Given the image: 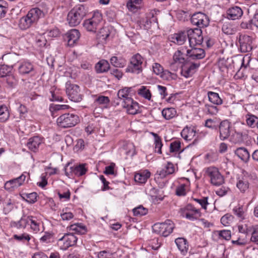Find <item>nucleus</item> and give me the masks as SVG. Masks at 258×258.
Masks as SVG:
<instances>
[{
	"mask_svg": "<svg viewBox=\"0 0 258 258\" xmlns=\"http://www.w3.org/2000/svg\"><path fill=\"white\" fill-rule=\"evenodd\" d=\"M87 10L83 5H78L72 9L68 13L67 21L70 26L74 27L79 25L86 16Z\"/></svg>",
	"mask_w": 258,
	"mask_h": 258,
	"instance_id": "1",
	"label": "nucleus"
},
{
	"mask_svg": "<svg viewBox=\"0 0 258 258\" xmlns=\"http://www.w3.org/2000/svg\"><path fill=\"white\" fill-rule=\"evenodd\" d=\"M79 117L73 113H64L56 120L57 125L61 128H69L75 126L79 122Z\"/></svg>",
	"mask_w": 258,
	"mask_h": 258,
	"instance_id": "2",
	"label": "nucleus"
},
{
	"mask_svg": "<svg viewBox=\"0 0 258 258\" xmlns=\"http://www.w3.org/2000/svg\"><path fill=\"white\" fill-rule=\"evenodd\" d=\"M174 227L173 222L167 219L164 222L155 224L152 226V229L153 232L166 237L172 233Z\"/></svg>",
	"mask_w": 258,
	"mask_h": 258,
	"instance_id": "3",
	"label": "nucleus"
},
{
	"mask_svg": "<svg viewBox=\"0 0 258 258\" xmlns=\"http://www.w3.org/2000/svg\"><path fill=\"white\" fill-rule=\"evenodd\" d=\"M143 57L139 54L134 55L130 59V63L126 68V72L139 74L142 72Z\"/></svg>",
	"mask_w": 258,
	"mask_h": 258,
	"instance_id": "4",
	"label": "nucleus"
},
{
	"mask_svg": "<svg viewBox=\"0 0 258 258\" xmlns=\"http://www.w3.org/2000/svg\"><path fill=\"white\" fill-rule=\"evenodd\" d=\"M140 24L145 30H149L152 27H158L157 11L155 10H153L146 13L145 18L140 21Z\"/></svg>",
	"mask_w": 258,
	"mask_h": 258,
	"instance_id": "5",
	"label": "nucleus"
},
{
	"mask_svg": "<svg viewBox=\"0 0 258 258\" xmlns=\"http://www.w3.org/2000/svg\"><path fill=\"white\" fill-rule=\"evenodd\" d=\"M237 45L239 46V49L241 52H248L252 50L251 37L245 34H239L238 36H237Z\"/></svg>",
	"mask_w": 258,
	"mask_h": 258,
	"instance_id": "6",
	"label": "nucleus"
},
{
	"mask_svg": "<svg viewBox=\"0 0 258 258\" xmlns=\"http://www.w3.org/2000/svg\"><path fill=\"white\" fill-rule=\"evenodd\" d=\"M190 47L200 45L203 42L202 31L201 29H190L187 31Z\"/></svg>",
	"mask_w": 258,
	"mask_h": 258,
	"instance_id": "7",
	"label": "nucleus"
},
{
	"mask_svg": "<svg viewBox=\"0 0 258 258\" xmlns=\"http://www.w3.org/2000/svg\"><path fill=\"white\" fill-rule=\"evenodd\" d=\"M66 87L67 94L71 101L78 102L82 100V95L80 94L79 86L72 84L68 82L66 83Z\"/></svg>",
	"mask_w": 258,
	"mask_h": 258,
	"instance_id": "8",
	"label": "nucleus"
},
{
	"mask_svg": "<svg viewBox=\"0 0 258 258\" xmlns=\"http://www.w3.org/2000/svg\"><path fill=\"white\" fill-rule=\"evenodd\" d=\"M190 22L194 25L201 29L207 27L209 24V19L204 13L197 12L194 13L190 18Z\"/></svg>",
	"mask_w": 258,
	"mask_h": 258,
	"instance_id": "9",
	"label": "nucleus"
},
{
	"mask_svg": "<svg viewBox=\"0 0 258 258\" xmlns=\"http://www.w3.org/2000/svg\"><path fill=\"white\" fill-rule=\"evenodd\" d=\"M206 173L210 177L211 182L212 184L219 186L224 183V178L217 168L209 167L206 170Z\"/></svg>",
	"mask_w": 258,
	"mask_h": 258,
	"instance_id": "10",
	"label": "nucleus"
},
{
	"mask_svg": "<svg viewBox=\"0 0 258 258\" xmlns=\"http://www.w3.org/2000/svg\"><path fill=\"white\" fill-rule=\"evenodd\" d=\"M101 19V14L98 13L91 18L85 20L83 24L84 27L88 31L95 33L99 26Z\"/></svg>",
	"mask_w": 258,
	"mask_h": 258,
	"instance_id": "11",
	"label": "nucleus"
},
{
	"mask_svg": "<svg viewBox=\"0 0 258 258\" xmlns=\"http://www.w3.org/2000/svg\"><path fill=\"white\" fill-rule=\"evenodd\" d=\"M78 238L73 234L67 233L64 234L58 240V245L62 249H67L76 244Z\"/></svg>",
	"mask_w": 258,
	"mask_h": 258,
	"instance_id": "12",
	"label": "nucleus"
},
{
	"mask_svg": "<svg viewBox=\"0 0 258 258\" xmlns=\"http://www.w3.org/2000/svg\"><path fill=\"white\" fill-rule=\"evenodd\" d=\"M18 70L19 74L23 76L28 75L32 77L36 74L34 65L28 61L21 62L18 68Z\"/></svg>",
	"mask_w": 258,
	"mask_h": 258,
	"instance_id": "13",
	"label": "nucleus"
},
{
	"mask_svg": "<svg viewBox=\"0 0 258 258\" xmlns=\"http://www.w3.org/2000/svg\"><path fill=\"white\" fill-rule=\"evenodd\" d=\"M199 63L185 61L181 66V74L185 78L191 77L199 67Z\"/></svg>",
	"mask_w": 258,
	"mask_h": 258,
	"instance_id": "14",
	"label": "nucleus"
},
{
	"mask_svg": "<svg viewBox=\"0 0 258 258\" xmlns=\"http://www.w3.org/2000/svg\"><path fill=\"white\" fill-rule=\"evenodd\" d=\"M183 214L186 219L191 221L198 219L202 215L200 210L190 204H187L184 208Z\"/></svg>",
	"mask_w": 258,
	"mask_h": 258,
	"instance_id": "15",
	"label": "nucleus"
},
{
	"mask_svg": "<svg viewBox=\"0 0 258 258\" xmlns=\"http://www.w3.org/2000/svg\"><path fill=\"white\" fill-rule=\"evenodd\" d=\"M69 165L70 164H68L64 168L65 174L68 177L73 175L81 176L84 175L87 171V169L83 164L71 167H69Z\"/></svg>",
	"mask_w": 258,
	"mask_h": 258,
	"instance_id": "16",
	"label": "nucleus"
},
{
	"mask_svg": "<svg viewBox=\"0 0 258 258\" xmlns=\"http://www.w3.org/2000/svg\"><path fill=\"white\" fill-rule=\"evenodd\" d=\"M26 177L24 174H22L17 178L7 181L5 184V189L9 191H12L14 188L21 186L24 183Z\"/></svg>",
	"mask_w": 258,
	"mask_h": 258,
	"instance_id": "17",
	"label": "nucleus"
},
{
	"mask_svg": "<svg viewBox=\"0 0 258 258\" xmlns=\"http://www.w3.org/2000/svg\"><path fill=\"white\" fill-rule=\"evenodd\" d=\"M123 108H125L127 112L132 115H135L139 112L138 103L134 101L132 98H127L125 102L122 104Z\"/></svg>",
	"mask_w": 258,
	"mask_h": 258,
	"instance_id": "18",
	"label": "nucleus"
},
{
	"mask_svg": "<svg viewBox=\"0 0 258 258\" xmlns=\"http://www.w3.org/2000/svg\"><path fill=\"white\" fill-rule=\"evenodd\" d=\"M190 49L186 48V55L191 59H200L205 56V52L203 49L190 47Z\"/></svg>",
	"mask_w": 258,
	"mask_h": 258,
	"instance_id": "19",
	"label": "nucleus"
},
{
	"mask_svg": "<svg viewBox=\"0 0 258 258\" xmlns=\"http://www.w3.org/2000/svg\"><path fill=\"white\" fill-rule=\"evenodd\" d=\"M230 126L231 123L227 120H224L222 121L219 126V133H220V139L224 141L229 137L230 135Z\"/></svg>",
	"mask_w": 258,
	"mask_h": 258,
	"instance_id": "20",
	"label": "nucleus"
},
{
	"mask_svg": "<svg viewBox=\"0 0 258 258\" xmlns=\"http://www.w3.org/2000/svg\"><path fill=\"white\" fill-rule=\"evenodd\" d=\"M80 38V32L77 29H72L64 35V38L67 41L70 46H73Z\"/></svg>",
	"mask_w": 258,
	"mask_h": 258,
	"instance_id": "21",
	"label": "nucleus"
},
{
	"mask_svg": "<svg viewBox=\"0 0 258 258\" xmlns=\"http://www.w3.org/2000/svg\"><path fill=\"white\" fill-rule=\"evenodd\" d=\"M227 17L228 19L235 20L240 19L243 15V11L238 6L229 8L226 12Z\"/></svg>",
	"mask_w": 258,
	"mask_h": 258,
	"instance_id": "22",
	"label": "nucleus"
},
{
	"mask_svg": "<svg viewBox=\"0 0 258 258\" xmlns=\"http://www.w3.org/2000/svg\"><path fill=\"white\" fill-rule=\"evenodd\" d=\"M27 16L33 24H36L39 19L44 16L42 11L37 8L31 9L27 13Z\"/></svg>",
	"mask_w": 258,
	"mask_h": 258,
	"instance_id": "23",
	"label": "nucleus"
},
{
	"mask_svg": "<svg viewBox=\"0 0 258 258\" xmlns=\"http://www.w3.org/2000/svg\"><path fill=\"white\" fill-rule=\"evenodd\" d=\"M41 143L42 141L40 138L35 136L29 139L27 146L30 150L35 152L38 150Z\"/></svg>",
	"mask_w": 258,
	"mask_h": 258,
	"instance_id": "24",
	"label": "nucleus"
},
{
	"mask_svg": "<svg viewBox=\"0 0 258 258\" xmlns=\"http://www.w3.org/2000/svg\"><path fill=\"white\" fill-rule=\"evenodd\" d=\"M236 187L241 192H245L249 187V182L245 176L238 177L237 178Z\"/></svg>",
	"mask_w": 258,
	"mask_h": 258,
	"instance_id": "25",
	"label": "nucleus"
},
{
	"mask_svg": "<svg viewBox=\"0 0 258 258\" xmlns=\"http://www.w3.org/2000/svg\"><path fill=\"white\" fill-rule=\"evenodd\" d=\"M151 175L150 172L145 170L136 173L135 175L134 179L136 182L139 183H145Z\"/></svg>",
	"mask_w": 258,
	"mask_h": 258,
	"instance_id": "26",
	"label": "nucleus"
},
{
	"mask_svg": "<svg viewBox=\"0 0 258 258\" xmlns=\"http://www.w3.org/2000/svg\"><path fill=\"white\" fill-rule=\"evenodd\" d=\"M175 242L181 252L185 254L188 249V245L187 240L184 238H177L175 239Z\"/></svg>",
	"mask_w": 258,
	"mask_h": 258,
	"instance_id": "27",
	"label": "nucleus"
},
{
	"mask_svg": "<svg viewBox=\"0 0 258 258\" xmlns=\"http://www.w3.org/2000/svg\"><path fill=\"white\" fill-rule=\"evenodd\" d=\"M196 135V131L193 127L186 126L181 132V137L186 141H190Z\"/></svg>",
	"mask_w": 258,
	"mask_h": 258,
	"instance_id": "28",
	"label": "nucleus"
},
{
	"mask_svg": "<svg viewBox=\"0 0 258 258\" xmlns=\"http://www.w3.org/2000/svg\"><path fill=\"white\" fill-rule=\"evenodd\" d=\"M234 152L235 155L244 162H247L249 159L250 154L247 150L244 147L237 148Z\"/></svg>",
	"mask_w": 258,
	"mask_h": 258,
	"instance_id": "29",
	"label": "nucleus"
},
{
	"mask_svg": "<svg viewBox=\"0 0 258 258\" xmlns=\"http://www.w3.org/2000/svg\"><path fill=\"white\" fill-rule=\"evenodd\" d=\"M187 37V31L181 32L174 34L172 37V41L178 45H182L186 40Z\"/></svg>",
	"mask_w": 258,
	"mask_h": 258,
	"instance_id": "30",
	"label": "nucleus"
},
{
	"mask_svg": "<svg viewBox=\"0 0 258 258\" xmlns=\"http://www.w3.org/2000/svg\"><path fill=\"white\" fill-rule=\"evenodd\" d=\"M109 68L110 65L109 62L105 59L100 60L95 66V70L97 73L106 72Z\"/></svg>",
	"mask_w": 258,
	"mask_h": 258,
	"instance_id": "31",
	"label": "nucleus"
},
{
	"mask_svg": "<svg viewBox=\"0 0 258 258\" xmlns=\"http://www.w3.org/2000/svg\"><path fill=\"white\" fill-rule=\"evenodd\" d=\"M30 216H23L19 221L14 222L12 226L18 229L25 228L27 225L30 224Z\"/></svg>",
	"mask_w": 258,
	"mask_h": 258,
	"instance_id": "32",
	"label": "nucleus"
},
{
	"mask_svg": "<svg viewBox=\"0 0 258 258\" xmlns=\"http://www.w3.org/2000/svg\"><path fill=\"white\" fill-rule=\"evenodd\" d=\"M184 55H186V48L181 47L180 49L177 50L174 54L173 58L174 61L183 63L185 60L184 58Z\"/></svg>",
	"mask_w": 258,
	"mask_h": 258,
	"instance_id": "33",
	"label": "nucleus"
},
{
	"mask_svg": "<svg viewBox=\"0 0 258 258\" xmlns=\"http://www.w3.org/2000/svg\"><path fill=\"white\" fill-rule=\"evenodd\" d=\"M159 174L161 178H164L166 175L172 174L174 172V167L171 162H168L164 169L159 171Z\"/></svg>",
	"mask_w": 258,
	"mask_h": 258,
	"instance_id": "34",
	"label": "nucleus"
},
{
	"mask_svg": "<svg viewBox=\"0 0 258 258\" xmlns=\"http://www.w3.org/2000/svg\"><path fill=\"white\" fill-rule=\"evenodd\" d=\"M209 100L214 104L221 105L223 103L222 100L217 93L210 91L208 93Z\"/></svg>",
	"mask_w": 258,
	"mask_h": 258,
	"instance_id": "35",
	"label": "nucleus"
},
{
	"mask_svg": "<svg viewBox=\"0 0 258 258\" xmlns=\"http://www.w3.org/2000/svg\"><path fill=\"white\" fill-rule=\"evenodd\" d=\"M131 90V88H124L122 89H120L118 91L117 93V96L119 99L121 101V104L125 102V100L127 98H132L128 96V94Z\"/></svg>",
	"mask_w": 258,
	"mask_h": 258,
	"instance_id": "36",
	"label": "nucleus"
},
{
	"mask_svg": "<svg viewBox=\"0 0 258 258\" xmlns=\"http://www.w3.org/2000/svg\"><path fill=\"white\" fill-rule=\"evenodd\" d=\"M176 111L174 108H164L162 111V115L166 120H169L175 116Z\"/></svg>",
	"mask_w": 258,
	"mask_h": 258,
	"instance_id": "37",
	"label": "nucleus"
},
{
	"mask_svg": "<svg viewBox=\"0 0 258 258\" xmlns=\"http://www.w3.org/2000/svg\"><path fill=\"white\" fill-rule=\"evenodd\" d=\"M34 25L31 21H30L29 17L26 15V16L22 17L19 21V27L22 30H26L30 28L31 26Z\"/></svg>",
	"mask_w": 258,
	"mask_h": 258,
	"instance_id": "38",
	"label": "nucleus"
},
{
	"mask_svg": "<svg viewBox=\"0 0 258 258\" xmlns=\"http://www.w3.org/2000/svg\"><path fill=\"white\" fill-rule=\"evenodd\" d=\"M70 230L74 231L78 234L83 235L86 233L87 230L85 226L81 224H76L71 225L69 227Z\"/></svg>",
	"mask_w": 258,
	"mask_h": 258,
	"instance_id": "39",
	"label": "nucleus"
},
{
	"mask_svg": "<svg viewBox=\"0 0 258 258\" xmlns=\"http://www.w3.org/2000/svg\"><path fill=\"white\" fill-rule=\"evenodd\" d=\"M22 199L29 203L33 204L37 201V194L33 192L30 194L23 193L21 194Z\"/></svg>",
	"mask_w": 258,
	"mask_h": 258,
	"instance_id": "40",
	"label": "nucleus"
},
{
	"mask_svg": "<svg viewBox=\"0 0 258 258\" xmlns=\"http://www.w3.org/2000/svg\"><path fill=\"white\" fill-rule=\"evenodd\" d=\"M110 61L111 64L116 68H123L126 64V60L124 59L118 58L115 56H112Z\"/></svg>",
	"mask_w": 258,
	"mask_h": 258,
	"instance_id": "41",
	"label": "nucleus"
},
{
	"mask_svg": "<svg viewBox=\"0 0 258 258\" xmlns=\"http://www.w3.org/2000/svg\"><path fill=\"white\" fill-rule=\"evenodd\" d=\"M10 113L6 105L0 106V122H5L9 118Z\"/></svg>",
	"mask_w": 258,
	"mask_h": 258,
	"instance_id": "42",
	"label": "nucleus"
},
{
	"mask_svg": "<svg viewBox=\"0 0 258 258\" xmlns=\"http://www.w3.org/2000/svg\"><path fill=\"white\" fill-rule=\"evenodd\" d=\"M138 93L141 96L148 100H150L151 98V93L150 90L145 86H141V88L138 89Z\"/></svg>",
	"mask_w": 258,
	"mask_h": 258,
	"instance_id": "43",
	"label": "nucleus"
},
{
	"mask_svg": "<svg viewBox=\"0 0 258 258\" xmlns=\"http://www.w3.org/2000/svg\"><path fill=\"white\" fill-rule=\"evenodd\" d=\"M160 77L164 80L167 81L175 80L177 79V75L176 74L171 73L168 70H164L163 73L160 75Z\"/></svg>",
	"mask_w": 258,
	"mask_h": 258,
	"instance_id": "44",
	"label": "nucleus"
},
{
	"mask_svg": "<svg viewBox=\"0 0 258 258\" xmlns=\"http://www.w3.org/2000/svg\"><path fill=\"white\" fill-rule=\"evenodd\" d=\"M233 212L240 220H243L245 218V210L242 206H238L235 207L233 210Z\"/></svg>",
	"mask_w": 258,
	"mask_h": 258,
	"instance_id": "45",
	"label": "nucleus"
},
{
	"mask_svg": "<svg viewBox=\"0 0 258 258\" xmlns=\"http://www.w3.org/2000/svg\"><path fill=\"white\" fill-rule=\"evenodd\" d=\"M150 194L152 197L157 201L163 200L162 191L158 189L152 188L150 190Z\"/></svg>",
	"mask_w": 258,
	"mask_h": 258,
	"instance_id": "46",
	"label": "nucleus"
},
{
	"mask_svg": "<svg viewBox=\"0 0 258 258\" xmlns=\"http://www.w3.org/2000/svg\"><path fill=\"white\" fill-rule=\"evenodd\" d=\"M134 216H142L145 215L148 213V209L140 205L133 210Z\"/></svg>",
	"mask_w": 258,
	"mask_h": 258,
	"instance_id": "47",
	"label": "nucleus"
},
{
	"mask_svg": "<svg viewBox=\"0 0 258 258\" xmlns=\"http://www.w3.org/2000/svg\"><path fill=\"white\" fill-rule=\"evenodd\" d=\"M12 68V66L11 67L5 64L0 66V77L3 78L8 76L10 74Z\"/></svg>",
	"mask_w": 258,
	"mask_h": 258,
	"instance_id": "48",
	"label": "nucleus"
},
{
	"mask_svg": "<svg viewBox=\"0 0 258 258\" xmlns=\"http://www.w3.org/2000/svg\"><path fill=\"white\" fill-rule=\"evenodd\" d=\"M13 238L14 239L18 241L23 242H24L25 241H29L31 239L30 235L26 233H23L19 235L15 234L13 235Z\"/></svg>",
	"mask_w": 258,
	"mask_h": 258,
	"instance_id": "49",
	"label": "nucleus"
},
{
	"mask_svg": "<svg viewBox=\"0 0 258 258\" xmlns=\"http://www.w3.org/2000/svg\"><path fill=\"white\" fill-rule=\"evenodd\" d=\"M141 0H128L126 7L131 11H134L137 9V5L140 4Z\"/></svg>",
	"mask_w": 258,
	"mask_h": 258,
	"instance_id": "50",
	"label": "nucleus"
},
{
	"mask_svg": "<svg viewBox=\"0 0 258 258\" xmlns=\"http://www.w3.org/2000/svg\"><path fill=\"white\" fill-rule=\"evenodd\" d=\"M95 103L97 104L103 105L104 107H106L109 103V99L108 97L100 96L95 100Z\"/></svg>",
	"mask_w": 258,
	"mask_h": 258,
	"instance_id": "51",
	"label": "nucleus"
},
{
	"mask_svg": "<svg viewBox=\"0 0 258 258\" xmlns=\"http://www.w3.org/2000/svg\"><path fill=\"white\" fill-rule=\"evenodd\" d=\"M258 118L253 115H248L246 118V123L249 126H254L257 125Z\"/></svg>",
	"mask_w": 258,
	"mask_h": 258,
	"instance_id": "52",
	"label": "nucleus"
},
{
	"mask_svg": "<svg viewBox=\"0 0 258 258\" xmlns=\"http://www.w3.org/2000/svg\"><path fill=\"white\" fill-rule=\"evenodd\" d=\"M181 147V143L179 141H175L172 142L170 145V152H178Z\"/></svg>",
	"mask_w": 258,
	"mask_h": 258,
	"instance_id": "53",
	"label": "nucleus"
},
{
	"mask_svg": "<svg viewBox=\"0 0 258 258\" xmlns=\"http://www.w3.org/2000/svg\"><path fill=\"white\" fill-rule=\"evenodd\" d=\"M30 224L29 225H30L31 229L33 230L36 233L38 232L40 230V223L37 222V221L34 220L32 216H30Z\"/></svg>",
	"mask_w": 258,
	"mask_h": 258,
	"instance_id": "54",
	"label": "nucleus"
},
{
	"mask_svg": "<svg viewBox=\"0 0 258 258\" xmlns=\"http://www.w3.org/2000/svg\"><path fill=\"white\" fill-rule=\"evenodd\" d=\"M205 107L207 112L210 114L215 115L218 112V109L216 106L206 104Z\"/></svg>",
	"mask_w": 258,
	"mask_h": 258,
	"instance_id": "55",
	"label": "nucleus"
},
{
	"mask_svg": "<svg viewBox=\"0 0 258 258\" xmlns=\"http://www.w3.org/2000/svg\"><path fill=\"white\" fill-rule=\"evenodd\" d=\"M6 78V82L10 87H14L16 85L17 81L13 75L9 74Z\"/></svg>",
	"mask_w": 258,
	"mask_h": 258,
	"instance_id": "56",
	"label": "nucleus"
},
{
	"mask_svg": "<svg viewBox=\"0 0 258 258\" xmlns=\"http://www.w3.org/2000/svg\"><path fill=\"white\" fill-rule=\"evenodd\" d=\"M153 72L157 75H161L164 71L163 68L158 63H154L152 66Z\"/></svg>",
	"mask_w": 258,
	"mask_h": 258,
	"instance_id": "57",
	"label": "nucleus"
},
{
	"mask_svg": "<svg viewBox=\"0 0 258 258\" xmlns=\"http://www.w3.org/2000/svg\"><path fill=\"white\" fill-rule=\"evenodd\" d=\"M193 200L199 203L202 208L205 210L207 209V206L209 204L208 202V197H204L202 199H193Z\"/></svg>",
	"mask_w": 258,
	"mask_h": 258,
	"instance_id": "58",
	"label": "nucleus"
},
{
	"mask_svg": "<svg viewBox=\"0 0 258 258\" xmlns=\"http://www.w3.org/2000/svg\"><path fill=\"white\" fill-rule=\"evenodd\" d=\"M233 219V216L227 214L221 218V222L224 226H227Z\"/></svg>",
	"mask_w": 258,
	"mask_h": 258,
	"instance_id": "59",
	"label": "nucleus"
},
{
	"mask_svg": "<svg viewBox=\"0 0 258 258\" xmlns=\"http://www.w3.org/2000/svg\"><path fill=\"white\" fill-rule=\"evenodd\" d=\"M109 36L108 29L107 28H102L100 29L98 36L99 38L106 39Z\"/></svg>",
	"mask_w": 258,
	"mask_h": 258,
	"instance_id": "60",
	"label": "nucleus"
},
{
	"mask_svg": "<svg viewBox=\"0 0 258 258\" xmlns=\"http://www.w3.org/2000/svg\"><path fill=\"white\" fill-rule=\"evenodd\" d=\"M176 194L178 196H184L186 195L185 185L182 184L176 187Z\"/></svg>",
	"mask_w": 258,
	"mask_h": 258,
	"instance_id": "61",
	"label": "nucleus"
},
{
	"mask_svg": "<svg viewBox=\"0 0 258 258\" xmlns=\"http://www.w3.org/2000/svg\"><path fill=\"white\" fill-rule=\"evenodd\" d=\"M238 229L240 233H244L246 235H248L251 232V229L248 228L246 224L239 225L238 226Z\"/></svg>",
	"mask_w": 258,
	"mask_h": 258,
	"instance_id": "62",
	"label": "nucleus"
},
{
	"mask_svg": "<svg viewBox=\"0 0 258 258\" xmlns=\"http://www.w3.org/2000/svg\"><path fill=\"white\" fill-rule=\"evenodd\" d=\"M13 209V205L12 204L11 200L5 203L4 206L3 211L5 215L9 213Z\"/></svg>",
	"mask_w": 258,
	"mask_h": 258,
	"instance_id": "63",
	"label": "nucleus"
},
{
	"mask_svg": "<svg viewBox=\"0 0 258 258\" xmlns=\"http://www.w3.org/2000/svg\"><path fill=\"white\" fill-rule=\"evenodd\" d=\"M219 236L223 239L228 240L231 238V231L230 230H221L219 232Z\"/></svg>",
	"mask_w": 258,
	"mask_h": 258,
	"instance_id": "64",
	"label": "nucleus"
}]
</instances>
